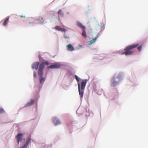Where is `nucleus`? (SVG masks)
Masks as SVG:
<instances>
[{
	"instance_id": "nucleus-27",
	"label": "nucleus",
	"mask_w": 148,
	"mask_h": 148,
	"mask_svg": "<svg viewBox=\"0 0 148 148\" xmlns=\"http://www.w3.org/2000/svg\"><path fill=\"white\" fill-rule=\"evenodd\" d=\"M69 38V36H66L65 37V38Z\"/></svg>"
},
{
	"instance_id": "nucleus-8",
	"label": "nucleus",
	"mask_w": 148,
	"mask_h": 148,
	"mask_svg": "<svg viewBox=\"0 0 148 148\" xmlns=\"http://www.w3.org/2000/svg\"><path fill=\"white\" fill-rule=\"evenodd\" d=\"M40 63L38 62H36L34 63L32 66V69H35L37 70L38 69L39 65Z\"/></svg>"
},
{
	"instance_id": "nucleus-23",
	"label": "nucleus",
	"mask_w": 148,
	"mask_h": 148,
	"mask_svg": "<svg viewBox=\"0 0 148 148\" xmlns=\"http://www.w3.org/2000/svg\"><path fill=\"white\" fill-rule=\"evenodd\" d=\"M33 76L34 78H36V73L35 72H34V75H33Z\"/></svg>"
},
{
	"instance_id": "nucleus-18",
	"label": "nucleus",
	"mask_w": 148,
	"mask_h": 148,
	"mask_svg": "<svg viewBox=\"0 0 148 148\" xmlns=\"http://www.w3.org/2000/svg\"><path fill=\"white\" fill-rule=\"evenodd\" d=\"M29 24L32 23L34 21V20L32 18H31L29 19Z\"/></svg>"
},
{
	"instance_id": "nucleus-17",
	"label": "nucleus",
	"mask_w": 148,
	"mask_h": 148,
	"mask_svg": "<svg viewBox=\"0 0 148 148\" xmlns=\"http://www.w3.org/2000/svg\"><path fill=\"white\" fill-rule=\"evenodd\" d=\"M58 13L59 15L61 17H63L64 15V14L61 10H60L58 12Z\"/></svg>"
},
{
	"instance_id": "nucleus-4",
	"label": "nucleus",
	"mask_w": 148,
	"mask_h": 148,
	"mask_svg": "<svg viewBox=\"0 0 148 148\" xmlns=\"http://www.w3.org/2000/svg\"><path fill=\"white\" fill-rule=\"evenodd\" d=\"M39 68L38 69V74L39 75H42V71L45 67V65L44 63H41L39 64Z\"/></svg>"
},
{
	"instance_id": "nucleus-16",
	"label": "nucleus",
	"mask_w": 148,
	"mask_h": 148,
	"mask_svg": "<svg viewBox=\"0 0 148 148\" xmlns=\"http://www.w3.org/2000/svg\"><path fill=\"white\" fill-rule=\"evenodd\" d=\"M34 103V100L33 99H31L30 100V101L28 103L26 104V106H30V105H33Z\"/></svg>"
},
{
	"instance_id": "nucleus-3",
	"label": "nucleus",
	"mask_w": 148,
	"mask_h": 148,
	"mask_svg": "<svg viewBox=\"0 0 148 148\" xmlns=\"http://www.w3.org/2000/svg\"><path fill=\"white\" fill-rule=\"evenodd\" d=\"M76 25L78 27L81 28L82 29V35L85 38L87 37V35L86 32V27L82 24L79 21L76 22Z\"/></svg>"
},
{
	"instance_id": "nucleus-24",
	"label": "nucleus",
	"mask_w": 148,
	"mask_h": 148,
	"mask_svg": "<svg viewBox=\"0 0 148 148\" xmlns=\"http://www.w3.org/2000/svg\"><path fill=\"white\" fill-rule=\"evenodd\" d=\"M43 63H44V65H45V64H46L47 65H48L49 64L48 62H43Z\"/></svg>"
},
{
	"instance_id": "nucleus-9",
	"label": "nucleus",
	"mask_w": 148,
	"mask_h": 148,
	"mask_svg": "<svg viewBox=\"0 0 148 148\" xmlns=\"http://www.w3.org/2000/svg\"><path fill=\"white\" fill-rule=\"evenodd\" d=\"M55 29L58 31H60L62 32H65L66 30L63 28H61L60 27L57 26L55 27Z\"/></svg>"
},
{
	"instance_id": "nucleus-7",
	"label": "nucleus",
	"mask_w": 148,
	"mask_h": 148,
	"mask_svg": "<svg viewBox=\"0 0 148 148\" xmlns=\"http://www.w3.org/2000/svg\"><path fill=\"white\" fill-rule=\"evenodd\" d=\"M52 120L55 125H57L60 124V121L56 117H54L53 118Z\"/></svg>"
},
{
	"instance_id": "nucleus-30",
	"label": "nucleus",
	"mask_w": 148,
	"mask_h": 148,
	"mask_svg": "<svg viewBox=\"0 0 148 148\" xmlns=\"http://www.w3.org/2000/svg\"><path fill=\"white\" fill-rule=\"evenodd\" d=\"M67 14H69V12H67Z\"/></svg>"
},
{
	"instance_id": "nucleus-2",
	"label": "nucleus",
	"mask_w": 148,
	"mask_h": 148,
	"mask_svg": "<svg viewBox=\"0 0 148 148\" xmlns=\"http://www.w3.org/2000/svg\"><path fill=\"white\" fill-rule=\"evenodd\" d=\"M138 45V44H136L128 46L125 48V52L123 53L122 54H124L126 56L131 55L133 53V52L131 50L137 47Z\"/></svg>"
},
{
	"instance_id": "nucleus-14",
	"label": "nucleus",
	"mask_w": 148,
	"mask_h": 148,
	"mask_svg": "<svg viewBox=\"0 0 148 148\" xmlns=\"http://www.w3.org/2000/svg\"><path fill=\"white\" fill-rule=\"evenodd\" d=\"M9 17L7 18L4 21L3 25L4 26H6L7 25L9 21Z\"/></svg>"
},
{
	"instance_id": "nucleus-20",
	"label": "nucleus",
	"mask_w": 148,
	"mask_h": 148,
	"mask_svg": "<svg viewBox=\"0 0 148 148\" xmlns=\"http://www.w3.org/2000/svg\"><path fill=\"white\" fill-rule=\"evenodd\" d=\"M5 111L2 108H0V114H2L5 112Z\"/></svg>"
},
{
	"instance_id": "nucleus-21",
	"label": "nucleus",
	"mask_w": 148,
	"mask_h": 148,
	"mask_svg": "<svg viewBox=\"0 0 148 148\" xmlns=\"http://www.w3.org/2000/svg\"><path fill=\"white\" fill-rule=\"evenodd\" d=\"M75 78L76 79V80L77 81V82H79V78H78V77H77V76L76 75H75Z\"/></svg>"
},
{
	"instance_id": "nucleus-11",
	"label": "nucleus",
	"mask_w": 148,
	"mask_h": 148,
	"mask_svg": "<svg viewBox=\"0 0 148 148\" xmlns=\"http://www.w3.org/2000/svg\"><path fill=\"white\" fill-rule=\"evenodd\" d=\"M60 67V66L59 65L55 64H53L52 65H51L50 66H49V67H48V68H51V69H53V68H55V69H57L58 68Z\"/></svg>"
},
{
	"instance_id": "nucleus-19",
	"label": "nucleus",
	"mask_w": 148,
	"mask_h": 148,
	"mask_svg": "<svg viewBox=\"0 0 148 148\" xmlns=\"http://www.w3.org/2000/svg\"><path fill=\"white\" fill-rule=\"evenodd\" d=\"M31 142V140L30 138H28L27 139L25 145H26L27 146L28 145L29 143Z\"/></svg>"
},
{
	"instance_id": "nucleus-6",
	"label": "nucleus",
	"mask_w": 148,
	"mask_h": 148,
	"mask_svg": "<svg viewBox=\"0 0 148 148\" xmlns=\"http://www.w3.org/2000/svg\"><path fill=\"white\" fill-rule=\"evenodd\" d=\"M23 137V135L21 133H20L18 134L16 136V138L17 139L18 144L20 142H21L22 141Z\"/></svg>"
},
{
	"instance_id": "nucleus-5",
	"label": "nucleus",
	"mask_w": 148,
	"mask_h": 148,
	"mask_svg": "<svg viewBox=\"0 0 148 148\" xmlns=\"http://www.w3.org/2000/svg\"><path fill=\"white\" fill-rule=\"evenodd\" d=\"M45 19L42 17H40L36 20L38 23L40 24H43L45 22Z\"/></svg>"
},
{
	"instance_id": "nucleus-15",
	"label": "nucleus",
	"mask_w": 148,
	"mask_h": 148,
	"mask_svg": "<svg viewBox=\"0 0 148 148\" xmlns=\"http://www.w3.org/2000/svg\"><path fill=\"white\" fill-rule=\"evenodd\" d=\"M40 76V84H42V83H44L45 78L42 77V75H39Z\"/></svg>"
},
{
	"instance_id": "nucleus-28",
	"label": "nucleus",
	"mask_w": 148,
	"mask_h": 148,
	"mask_svg": "<svg viewBox=\"0 0 148 148\" xmlns=\"http://www.w3.org/2000/svg\"><path fill=\"white\" fill-rule=\"evenodd\" d=\"M104 24H103V25L102 27H103L104 26Z\"/></svg>"
},
{
	"instance_id": "nucleus-26",
	"label": "nucleus",
	"mask_w": 148,
	"mask_h": 148,
	"mask_svg": "<svg viewBox=\"0 0 148 148\" xmlns=\"http://www.w3.org/2000/svg\"><path fill=\"white\" fill-rule=\"evenodd\" d=\"M20 17H23V18H25V16L21 15V16H20Z\"/></svg>"
},
{
	"instance_id": "nucleus-31",
	"label": "nucleus",
	"mask_w": 148,
	"mask_h": 148,
	"mask_svg": "<svg viewBox=\"0 0 148 148\" xmlns=\"http://www.w3.org/2000/svg\"><path fill=\"white\" fill-rule=\"evenodd\" d=\"M59 17H58V20H59Z\"/></svg>"
},
{
	"instance_id": "nucleus-10",
	"label": "nucleus",
	"mask_w": 148,
	"mask_h": 148,
	"mask_svg": "<svg viewBox=\"0 0 148 148\" xmlns=\"http://www.w3.org/2000/svg\"><path fill=\"white\" fill-rule=\"evenodd\" d=\"M67 50L70 51H73L74 50V49L73 47L71 44H69L66 46Z\"/></svg>"
},
{
	"instance_id": "nucleus-13",
	"label": "nucleus",
	"mask_w": 148,
	"mask_h": 148,
	"mask_svg": "<svg viewBox=\"0 0 148 148\" xmlns=\"http://www.w3.org/2000/svg\"><path fill=\"white\" fill-rule=\"evenodd\" d=\"M98 34H97V35L96 36V37L95 38H94L92 39V40H91L89 44L90 45H91L92 44L93 42H95L97 39L98 37Z\"/></svg>"
},
{
	"instance_id": "nucleus-29",
	"label": "nucleus",
	"mask_w": 148,
	"mask_h": 148,
	"mask_svg": "<svg viewBox=\"0 0 148 148\" xmlns=\"http://www.w3.org/2000/svg\"><path fill=\"white\" fill-rule=\"evenodd\" d=\"M79 46L80 47H82V45H79Z\"/></svg>"
},
{
	"instance_id": "nucleus-25",
	"label": "nucleus",
	"mask_w": 148,
	"mask_h": 148,
	"mask_svg": "<svg viewBox=\"0 0 148 148\" xmlns=\"http://www.w3.org/2000/svg\"><path fill=\"white\" fill-rule=\"evenodd\" d=\"M52 16L53 18H55V14L54 13H53L52 14Z\"/></svg>"
},
{
	"instance_id": "nucleus-12",
	"label": "nucleus",
	"mask_w": 148,
	"mask_h": 148,
	"mask_svg": "<svg viewBox=\"0 0 148 148\" xmlns=\"http://www.w3.org/2000/svg\"><path fill=\"white\" fill-rule=\"evenodd\" d=\"M115 77H113L112 78V82L111 84V86H114L117 85V82L114 81L115 80Z\"/></svg>"
},
{
	"instance_id": "nucleus-22",
	"label": "nucleus",
	"mask_w": 148,
	"mask_h": 148,
	"mask_svg": "<svg viewBox=\"0 0 148 148\" xmlns=\"http://www.w3.org/2000/svg\"><path fill=\"white\" fill-rule=\"evenodd\" d=\"M142 46H140L138 47L137 48V49H138V50L139 51H141V49H142Z\"/></svg>"
},
{
	"instance_id": "nucleus-1",
	"label": "nucleus",
	"mask_w": 148,
	"mask_h": 148,
	"mask_svg": "<svg viewBox=\"0 0 148 148\" xmlns=\"http://www.w3.org/2000/svg\"><path fill=\"white\" fill-rule=\"evenodd\" d=\"M87 81L88 80L86 79L83 80L81 82V87L79 83H78V91L79 95L81 98H83L84 89Z\"/></svg>"
}]
</instances>
